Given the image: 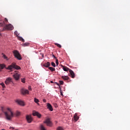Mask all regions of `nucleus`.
Returning a JSON list of instances; mask_svg holds the SVG:
<instances>
[{"label":"nucleus","instance_id":"obj_1","mask_svg":"<svg viewBox=\"0 0 130 130\" xmlns=\"http://www.w3.org/2000/svg\"><path fill=\"white\" fill-rule=\"evenodd\" d=\"M2 111L4 113L6 118L7 120H11V119L14 117V113L12 112V110L10 108H7V111L6 112H4V110H2Z\"/></svg>","mask_w":130,"mask_h":130},{"label":"nucleus","instance_id":"obj_2","mask_svg":"<svg viewBox=\"0 0 130 130\" xmlns=\"http://www.w3.org/2000/svg\"><path fill=\"white\" fill-rule=\"evenodd\" d=\"M6 69V70H10V71H12L13 69H15V70H21V67L16 64V63L13 62Z\"/></svg>","mask_w":130,"mask_h":130},{"label":"nucleus","instance_id":"obj_3","mask_svg":"<svg viewBox=\"0 0 130 130\" xmlns=\"http://www.w3.org/2000/svg\"><path fill=\"white\" fill-rule=\"evenodd\" d=\"M13 53L15 57H16V58L18 59V60H21V59H22V57L21 56V54H20V53H19V51H18V50H14L13 52Z\"/></svg>","mask_w":130,"mask_h":130},{"label":"nucleus","instance_id":"obj_4","mask_svg":"<svg viewBox=\"0 0 130 130\" xmlns=\"http://www.w3.org/2000/svg\"><path fill=\"white\" fill-rule=\"evenodd\" d=\"M9 30L10 31H12V30H14V26L11 24H6L3 28V30Z\"/></svg>","mask_w":130,"mask_h":130},{"label":"nucleus","instance_id":"obj_5","mask_svg":"<svg viewBox=\"0 0 130 130\" xmlns=\"http://www.w3.org/2000/svg\"><path fill=\"white\" fill-rule=\"evenodd\" d=\"M26 119L28 123H31L33 121V118H32V115H27L26 116Z\"/></svg>","mask_w":130,"mask_h":130},{"label":"nucleus","instance_id":"obj_6","mask_svg":"<svg viewBox=\"0 0 130 130\" xmlns=\"http://www.w3.org/2000/svg\"><path fill=\"white\" fill-rule=\"evenodd\" d=\"M44 123H46L47 126H50L51 127L52 126V122L50 121V118H47L45 121Z\"/></svg>","mask_w":130,"mask_h":130},{"label":"nucleus","instance_id":"obj_7","mask_svg":"<svg viewBox=\"0 0 130 130\" xmlns=\"http://www.w3.org/2000/svg\"><path fill=\"white\" fill-rule=\"evenodd\" d=\"M12 82H13V79L11 77L7 78L5 81L6 85H10Z\"/></svg>","mask_w":130,"mask_h":130},{"label":"nucleus","instance_id":"obj_8","mask_svg":"<svg viewBox=\"0 0 130 130\" xmlns=\"http://www.w3.org/2000/svg\"><path fill=\"white\" fill-rule=\"evenodd\" d=\"M13 77L16 80V81H18L19 79H20V74L18 73H15L14 75H13Z\"/></svg>","mask_w":130,"mask_h":130},{"label":"nucleus","instance_id":"obj_9","mask_svg":"<svg viewBox=\"0 0 130 130\" xmlns=\"http://www.w3.org/2000/svg\"><path fill=\"white\" fill-rule=\"evenodd\" d=\"M21 92L23 95H25V94H29V91L27 89L24 88L21 89Z\"/></svg>","mask_w":130,"mask_h":130},{"label":"nucleus","instance_id":"obj_10","mask_svg":"<svg viewBox=\"0 0 130 130\" xmlns=\"http://www.w3.org/2000/svg\"><path fill=\"white\" fill-rule=\"evenodd\" d=\"M32 115H34V116H38L39 118L41 117V114L38 113V112H33Z\"/></svg>","mask_w":130,"mask_h":130},{"label":"nucleus","instance_id":"obj_11","mask_svg":"<svg viewBox=\"0 0 130 130\" xmlns=\"http://www.w3.org/2000/svg\"><path fill=\"white\" fill-rule=\"evenodd\" d=\"M16 103L19 104V105H21V106H25V104H24V102L22 101H20L19 100H17L16 101Z\"/></svg>","mask_w":130,"mask_h":130},{"label":"nucleus","instance_id":"obj_12","mask_svg":"<svg viewBox=\"0 0 130 130\" xmlns=\"http://www.w3.org/2000/svg\"><path fill=\"white\" fill-rule=\"evenodd\" d=\"M47 109L50 110V111H53V108H52V106L50 104L48 103L47 105Z\"/></svg>","mask_w":130,"mask_h":130},{"label":"nucleus","instance_id":"obj_13","mask_svg":"<svg viewBox=\"0 0 130 130\" xmlns=\"http://www.w3.org/2000/svg\"><path fill=\"white\" fill-rule=\"evenodd\" d=\"M69 73H70L71 78H73V79H74V78H75V73H74V71L70 69L69 70Z\"/></svg>","mask_w":130,"mask_h":130},{"label":"nucleus","instance_id":"obj_14","mask_svg":"<svg viewBox=\"0 0 130 130\" xmlns=\"http://www.w3.org/2000/svg\"><path fill=\"white\" fill-rule=\"evenodd\" d=\"M5 25V21L0 17V26L3 27Z\"/></svg>","mask_w":130,"mask_h":130},{"label":"nucleus","instance_id":"obj_15","mask_svg":"<svg viewBox=\"0 0 130 130\" xmlns=\"http://www.w3.org/2000/svg\"><path fill=\"white\" fill-rule=\"evenodd\" d=\"M63 67V70L64 72H68V71H69V72H70V69L69 68L66 67V66H62Z\"/></svg>","mask_w":130,"mask_h":130},{"label":"nucleus","instance_id":"obj_16","mask_svg":"<svg viewBox=\"0 0 130 130\" xmlns=\"http://www.w3.org/2000/svg\"><path fill=\"white\" fill-rule=\"evenodd\" d=\"M61 78L65 81H68V80H69L70 79V77H69L68 76H61Z\"/></svg>","mask_w":130,"mask_h":130},{"label":"nucleus","instance_id":"obj_17","mask_svg":"<svg viewBox=\"0 0 130 130\" xmlns=\"http://www.w3.org/2000/svg\"><path fill=\"white\" fill-rule=\"evenodd\" d=\"M44 66L45 68H49V67L50 66V63L49 62H47V63H45L44 64Z\"/></svg>","mask_w":130,"mask_h":130},{"label":"nucleus","instance_id":"obj_18","mask_svg":"<svg viewBox=\"0 0 130 130\" xmlns=\"http://www.w3.org/2000/svg\"><path fill=\"white\" fill-rule=\"evenodd\" d=\"M6 66L4 64H0V72H2V70L5 69Z\"/></svg>","mask_w":130,"mask_h":130},{"label":"nucleus","instance_id":"obj_19","mask_svg":"<svg viewBox=\"0 0 130 130\" xmlns=\"http://www.w3.org/2000/svg\"><path fill=\"white\" fill-rule=\"evenodd\" d=\"M73 118L74 119V120H76V121H77L78 119H79V118L78 117V115L77 114H75Z\"/></svg>","mask_w":130,"mask_h":130},{"label":"nucleus","instance_id":"obj_20","mask_svg":"<svg viewBox=\"0 0 130 130\" xmlns=\"http://www.w3.org/2000/svg\"><path fill=\"white\" fill-rule=\"evenodd\" d=\"M18 40L22 41V42H25V40H24V39H23V38L21 37H18Z\"/></svg>","mask_w":130,"mask_h":130},{"label":"nucleus","instance_id":"obj_21","mask_svg":"<svg viewBox=\"0 0 130 130\" xmlns=\"http://www.w3.org/2000/svg\"><path fill=\"white\" fill-rule=\"evenodd\" d=\"M49 70L51 72H55V69L52 67H49Z\"/></svg>","mask_w":130,"mask_h":130},{"label":"nucleus","instance_id":"obj_22","mask_svg":"<svg viewBox=\"0 0 130 130\" xmlns=\"http://www.w3.org/2000/svg\"><path fill=\"white\" fill-rule=\"evenodd\" d=\"M40 128H41V130H46V129L45 128V127H44V126L42 124L40 125Z\"/></svg>","mask_w":130,"mask_h":130},{"label":"nucleus","instance_id":"obj_23","mask_svg":"<svg viewBox=\"0 0 130 130\" xmlns=\"http://www.w3.org/2000/svg\"><path fill=\"white\" fill-rule=\"evenodd\" d=\"M2 55H3V57H4L5 59H7V60H8V57H7L6 55L4 54V53H2Z\"/></svg>","mask_w":130,"mask_h":130},{"label":"nucleus","instance_id":"obj_24","mask_svg":"<svg viewBox=\"0 0 130 130\" xmlns=\"http://www.w3.org/2000/svg\"><path fill=\"white\" fill-rule=\"evenodd\" d=\"M55 45H56V46H57L59 48H61V45H60V44H59L55 43Z\"/></svg>","mask_w":130,"mask_h":130},{"label":"nucleus","instance_id":"obj_25","mask_svg":"<svg viewBox=\"0 0 130 130\" xmlns=\"http://www.w3.org/2000/svg\"><path fill=\"white\" fill-rule=\"evenodd\" d=\"M34 101L36 103H38V102H39V100L38 99H37V98L34 99Z\"/></svg>","mask_w":130,"mask_h":130},{"label":"nucleus","instance_id":"obj_26","mask_svg":"<svg viewBox=\"0 0 130 130\" xmlns=\"http://www.w3.org/2000/svg\"><path fill=\"white\" fill-rule=\"evenodd\" d=\"M51 66H52V67H53L54 68H55V67H56L55 63L52 62Z\"/></svg>","mask_w":130,"mask_h":130},{"label":"nucleus","instance_id":"obj_27","mask_svg":"<svg viewBox=\"0 0 130 130\" xmlns=\"http://www.w3.org/2000/svg\"><path fill=\"white\" fill-rule=\"evenodd\" d=\"M29 45V43H25L23 44V46H28Z\"/></svg>","mask_w":130,"mask_h":130},{"label":"nucleus","instance_id":"obj_28","mask_svg":"<svg viewBox=\"0 0 130 130\" xmlns=\"http://www.w3.org/2000/svg\"><path fill=\"white\" fill-rule=\"evenodd\" d=\"M1 86H2L3 88H6V86H5V83H2L0 84Z\"/></svg>","mask_w":130,"mask_h":130},{"label":"nucleus","instance_id":"obj_29","mask_svg":"<svg viewBox=\"0 0 130 130\" xmlns=\"http://www.w3.org/2000/svg\"><path fill=\"white\" fill-rule=\"evenodd\" d=\"M20 112H16V116H19V115H20Z\"/></svg>","mask_w":130,"mask_h":130},{"label":"nucleus","instance_id":"obj_30","mask_svg":"<svg viewBox=\"0 0 130 130\" xmlns=\"http://www.w3.org/2000/svg\"><path fill=\"white\" fill-rule=\"evenodd\" d=\"M21 82H22V83H25V78H22V79H21Z\"/></svg>","mask_w":130,"mask_h":130},{"label":"nucleus","instance_id":"obj_31","mask_svg":"<svg viewBox=\"0 0 130 130\" xmlns=\"http://www.w3.org/2000/svg\"><path fill=\"white\" fill-rule=\"evenodd\" d=\"M57 130H63V128H62L61 127H58L57 128Z\"/></svg>","mask_w":130,"mask_h":130},{"label":"nucleus","instance_id":"obj_32","mask_svg":"<svg viewBox=\"0 0 130 130\" xmlns=\"http://www.w3.org/2000/svg\"><path fill=\"white\" fill-rule=\"evenodd\" d=\"M60 85H63V82L61 80H60L59 81Z\"/></svg>","mask_w":130,"mask_h":130},{"label":"nucleus","instance_id":"obj_33","mask_svg":"<svg viewBox=\"0 0 130 130\" xmlns=\"http://www.w3.org/2000/svg\"><path fill=\"white\" fill-rule=\"evenodd\" d=\"M14 34H15V35H16V36H18V35H19V34L18 33L17 31H15L14 32Z\"/></svg>","mask_w":130,"mask_h":130},{"label":"nucleus","instance_id":"obj_34","mask_svg":"<svg viewBox=\"0 0 130 130\" xmlns=\"http://www.w3.org/2000/svg\"><path fill=\"white\" fill-rule=\"evenodd\" d=\"M28 90L29 91H32V88L31 87V86H28Z\"/></svg>","mask_w":130,"mask_h":130},{"label":"nucleus","instance_id":"obj_35","mask_svg":"<svg viewBox=\"0 0 130 130\" xmlns=\"http://www.w3.org/2000/svg\"><path fill=\"white\" fill-rule=\"evenodd\" d=\"M56 66H58V60L57 59H56Z\"/></svg>","mask_w":130,"mask_h":130},{"label":"nucleus","instance_id":"obj_36","mask_svg":"<svg viewBox=\"0 0 130 130\" xmlns=\"http://www.w3.org/2000/svg\"><path fill=\"white\" fill-rule=\"evenodd\" d=\"M5 23H8V19H7V18H5Z\"/></svg>","mask_w":130,"mask_h":130},{"label":"nucleus","instance_id":"obj_37","mask_svg":"<svg viewBox=\"0 0 130 130\" xmlns=\"http://www.w3.org/2000/svg\"><path fill=\"white\" fill-rule=\"evenodd\" d=\"M43 102H44V103H46V100L45 99L43 100Z\"/></svg>","mask_w":130,"mask_h":130},{"label":"nucleus","instance_id":"obj_38","mask_svg":"<svg viewBox=\"0 0 130 130\" xmlns=\"http://www.w3.org/2000/svg\"><path fill=\"white\" fill-rule=\"evenodd\" d=\"M53 57H54V58H55V59H56V57H55V56H54V55H52Z\"/></svg>","mask_w":130,"mask_h":130},{"label":"nucleus","instance_id":"obj_39","mask_svg":"<svg viewBox=\"0 0 130 130\" xmlns=\"http://www.w3.org/2000/svg\"><path fill=\"white\" fill-rule=\"evenodd\" d=\"M10 129H11V128H12V129H15V128H14V127H12V126H10Z\"/></svg>","mask_w":130,"mask_h":130},{"label":"nucleus","instance_id":"obj_40","mask_svg":"<svg viewBox=\"0 0 130 130\" xmlns=\"http://www.w3.org/2000/svg\"><path fill=\"white\" fill-rule=\"evenodd\" d=\"M56 85H57V86H59V84L57 83V82H55Z\"/></svg>","mask_w":130,"mask_h":130},{"label":"nucleus","instance_id":"obj_41","mask_svg":"<svg viewBox=\"0 0 130 130\" xmlns=\"http://www.w3.org/2000/svg\"><path fill=\"white\" fill-rule=\"evenodd\" d=\"M60 95H61V96H63V94H62V92L60 93Z\"/></svg>","mask_w":130,"mask_h":130},{"label":"nucleus","instance_id":"obj_42","mask_svg":"<svg viewBox=\"0 0 130 130\" xmlns=\"http://www.w3.org/2000/svg\"><path fill=\"white\" fill-rule=\"evenodd\" d=\"M51 83H53V82H52V81H51Z\"/></svg>","mask_w":130,"mask_h":130}]
</instances>
